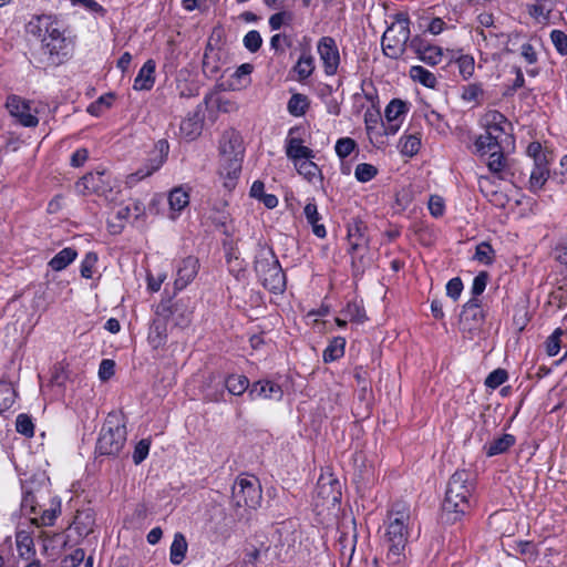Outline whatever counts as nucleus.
<instances>
[{
  "label": "nucleus",
  "instance_id": "obj_1",
  "mask_svg": "<svg viewBox=\"0 0 567 567\" xmlns=\"http://www.w3.org/2000/svg\"><path fill=\"white\" fill-rule=\"evenodd\" d=\"M412 528L411 507L405 502H395L384 522L383 542L388 548L386 561L400 565L405 559V548Z\"/></svg>",
  "mask_w": 567,
  "mask_h": 567
},
{
  "label": "nucleus",
  "instance_id": "obj_2",
  "mask_svg": "<svg viewBox=\"0 0 567 567\" xmlns=\"http://www.w3.org/2000/svg\"><path fill=\"white\" fill-rule=\"evenodd\" d=\"M474 475L466 470L456 471L449 480L442 503V517L447 523H455L465 515L474 501Z\"/></svg>",
  "mask_w": 567,
  "mask_h": 567
},
{
  "label": "nucleus",
  "instance_id": "obj_3",
  "mask_svg": "<svg viewBox=\"0 0 567 567\" xmlns=\"http://www.w3.org/2000/svg\"><path fill=\"white\" fill-rule=\"evenodd\" d=\"M255 271L264 288L275 295L285 291L287 284L286 275L271 248H259L255 257Z\"/></svg>",
  "mask_w": 567,
  "mask_h": 567
},
{
  "label": "nucleus",
  "instance_id": "obj_4",
  "mask_svg": "<svg viewBox=\"0 0 567 567\" xmlns=\"http://www.w3.org/2000/svg\"><path fill=\"white\" fill-rule=\"evenodd\" d=\"M410 18L408 13L399 12L393 16L392 23L386 28L381 39L382 52L385 56L398 60L406 51L411 41Z\"/></svg>",
  "mask_w": 567,
  "mask_h": 567
},
{
  "label": "nucleus",
  "instance_id": "obj_5",
  "mask_svg": "<svg viewBox=\"0 0 567 567\" xmlns=\"http://www.w3.org/2000/svg\"><path fill=\"white\" fill-rule=\"evenodd\" d=\"M126 426L117 413H110L100 431L95 451L99 455L117 456L126 443Z\"/></svg>",
  "mask_w": 567,
  "mask_h": 567
},
{
  "label": "nucleus",
  "instance_id": "obj_6",
  "mask_svg": "<svg viewBox=\"0 0 567 567\" xmlns=\"http://www.w3.org/2000/svg\"><path fill=\"white\" fill-rule=\"evenodd\" d=\"M231 499L237 507L257 508L262 499L259 481L254 476H239L233 485Z\"/></svg>",
  "mask_w": 567,
  "mask_h": 567
},
{
  "label": "nucleus",
  "instance_id": "obj_7",
  "mask_svg": "<svg viewBox=\"0 0 567 567\" xmlns=\"http://www.w3.org/2000/svg\"><path fill=\"white\" fill-rule=\"evenodd\" d=\"M482 125L493 141L499 142L505 147L514 144L512 124L501 112L487 111L482 117Z\"/></svg>",
  "mask_w": 567,
  "mask_h": 567
},
{
  "label": "nucleus",
  "instance_id": "obj_8",
  "mask_svg": "<svg viewBox=\"0 0 567 567\" xmlns=\"http://www.w3.org/2000/svg\"><path fill=\"white\" fill-rule=\"evenodd\" d=\"M155 313L167 321L172 319L176 327L185 328L192 321L193 307L189 299L182 298L175 302L168 299L157 305Z\"/></svg>",
  "mask_w": 567,
  "mask_h": 567
},
{
  "label": "nucleus",
  "instance_id": "obj_9",
  "mask_svg": "<svg viewBox=\"0 0 567 567\" xmlns=\"http://www.w3.org/2000/svg\"><path fill=\"white\" fill-rule=\"evenodd\" d=\"M341 497L342 492L340 481L330 472L321 473L315 489L317 506L334 507L340 503Z\"/></svg>",
  "mask_w": 567,
  "mask_h": 567
},
{
  "label": "nucleus",
  "instance_id": "obj_10",
  "mask_svg": "<svg viewBox=\"0 0 567 567\" xmlns=\"http://www.w3.org/2000/svg\"><path fill=\"white\" fill-rule=\"evenodd\" d=\"M485 316L477 298H471L464 306L460 316V329L470 339H473L482 329Z\"/></svg>",
  "mask_w": 567,
  "mask_h": 567
},
{
  "label": "nucleus",
  "instance_id": "obj_11",
  "mask_svg": "<svg viewBox=\"0 0 567 567\" xmlns=\"http://www.w3.org/2000/svg\"><path fill=\"white\" fill-rule=\"evenodd\" d=\"M317 53L322 64L323 73L333 76L338 73L341 58L339 47L332 37H321L317 42Z\"/></svg>",
  "mask_w": 567,
  "mask_h": 567
},
{
  "label": "nucleus",
  "instance_id": "obj_12",
  "mask_svg": "<svg viewBox=\"0 0 567 567\" xmlns=\"http://www.w3.org/2000/svg\"><path fill=\"white\" fill-rule=\"evenodd\" d=\"M28 33L42 40L55 39L64 35L62 23L53 16L34 17L27 25Z\"/></svg>",
  "mask_w": 567,
  "mask_h": 567
},
{
  "label": "nucleus",
  "instance_id": "obj_13",
  "mask_svg": "<svg viewBox=\"0 0 567 567\" xmlns=\"http://www.w3.org/2000/svg\"><path fill=\"white\" fill-rule=\"evenodd\" d=\"M505 150L502 148L488 155L486 165L488 171L498 179L514 183L517 167L515 162L505 155Z\"/></svg>",
  "mask_w": 567,
  "mask_h": 567
},
{
  "label": "nucleus",
  "instance_id": "obj_14",
  "mask_svg": "<svg viewBox=\"0 0 567 567\" xmlns=\"http://www.w3.org/2000/svg\"><path fill=\"white\" fill-rule=\"evenodd\" d=\"M79 193L106 196L112 190L111 175L106 172H92L84 175L75 185Z\"/></svg>",
  "mask_w": 567,
  "mask_h": 567
},
{
  "label": "nucleus",
  "instance_id": "obj_15",
  "mask_svg": "<svg viewBox=\"0 0 567 567\" xmlns=\"http://www.w3.org/2000/svg\"><path fill=\"white\" fill-rule=\"evenodd\" d=\"M6 107L9 113L24 127H34L39 123L37 111L32 109L29 101L18 95H10L7 99Z\"/></svg>",
  "mask_w": 567,
  "mask_h": 567
},
{
  "label": "nucleus",
  "instance_id": "obj_16",
  "mask_svg": "<svg viewBox=\"0 0 567 567\" xmlns=\"http://www.w3.org/2000/svg\"><path fill=\"white\" fill-rule=\"evenodd\" d=\"M410 49L415 53L416 58L430 66L440 64L443 60V49L422 38L415 35L410 41Z\"/></svg>",
  "mask_w": 567,
  "mask_h": 567
},
{
  "label": "nucleus",
  "instance_id": "obj_17",
  "mask_svg": "<svg viewBox=\"0 0 567 567\" xmlns=\"http://www.w3.org/2000/svg\"><path fill=\"white\" fill-rule=\"evenodd\" d=\"M244 156L219 157L218 176L227 190H233L241 173Z\"/></svg>",
  "mask_w": 567,
  "mask_h": 567
},
{
  "label": "nucleus",
  "instance_id": "obj_18",
  "mask_svg": "<svg viewBox=\"0 0 567 567\" xmlns=\"http://www.w3.org/2000/svg\"><path fill=\"white\" fill-rule=\"evenodd\" d=\"M199 261L194 256H187L176 262V278L174 281L175 290H183L197 276Z\"/></svg>",
  "mask_w": 567,
  "mask_h": 567
},
{
  "label": "nucleus",
  "instance_id": "obj_19",
  "mask_svg": "<svg viewBox=\"0 0 567 567\" xmlns=\"http://www.w3.org/2000/svg\"><path fill=\"white\" fill-rule=\"evenodd\" d=\"M219 157H233V156H245V146L241 134L234 130H226L218 145Z\"/></svg>",
  "mask_w": 567,
  "mask_h": 567
},
{
  "label": "nucleus",
  "instance_id": "obj_20",
  "mask_svg": "<svg viewBox=\"0 0 567 567\" xmlns=\"http://www.w3.org/2000/svg\"><path fill=\"white\" fill-rule=\"evenodd\" d=\"M284 391L281 386L270 380H259L251 384L248 391V398L251 401L255 400H281Z\"/></svg>",
  "mask_w": 567,
  "mask_h": 567
},
{
  "label": "nucleus",
  "instance_id": "obj_21",
  "mask_svg": "<svg viewBox=\"0 0 567 567\" xmlns=\"http://www.w3.org/2000/svg\"><path fill=\"white\" fill-rule=\"evenodd\" d=\"M41 50L52 64H59L69 55V41L65 35L42 40Z\"/></svg>",
  "mask_w": 567,
  "mask_h": 567
},
{
  "label": "nucleus",
  "instance_id": "obj_22",
  "mask_svg": "<svg viewBox=\"0 0 567 567\" xmlns=\"http://www.w3.org/2000/svg\"><path fill=\"white\" fill-rule=\"evenodd\" d=\"M156 63L153 59H148L138 70L134 79L133 89L135 91H150L155 84Z\"/></svg>",
  "mask_w": 567,
  "mask_h": 567
},
{
  "label": "nucleus",
  "instance_id": "obj_23",
  "mask_svg": "<svg viewBox=\"0 0 567 567\" xmlns=\"http://www.w3.org/2000/svg\"><path fill=\"white\" fill-rule=\"evenodd\" d=\"M155 152L157 153L155 157L151 159V167L146 171L140 169L133 176H136L137 179H143L154 172L159 169L163 164L166 162L168 153H169V144L166 140H158L155 143Z\"/></svg>",
  "mask_w": 567,
  "mask_h": 567
},
{
  "label": "nucleus",
  "instance_id": "obj_24",
  "mask_svg": "<svg viewBox=\"0 0 567 567\" xmlns=\"http://www.w3.org/2000/svg\"><path fill=\"white\" fill-rule=\"evenodd\" d=\"M549 177V168L547 158L538 159V163H533V169L530 172L528 188L533 193H538L543 189Z\"/></svg>",
  "mask_w": 567,
  "mask_h": 567
},
{
  "label": "nucleus",
  "instance_id": "obj_25",
  "mask_svg": "<svg viewBox=\"0 0 567 567\" xmlns=\"http://www.w3.org/2000/svg\"><path fill=\"white\" fill-rule=\"evenodd\" d=\"M316 69L315 58L309 50H303L298 58L296 64L292 66V72L299 82L309 79Z\"/></svg>",
  "mask_w": 567,
  "mask_h": 567
},
{
  "label": "nucleus",
  "instance_id": "obj_26",
  "mask_svg": "<svg viewBox=\"0 0 567 567\" xmlns=\"http://www.w3.org/2000/svg\"><path fill=\"white\" fill-rule=\"evenodd\" d=\"M286 155L295 165L305 159L313 158V151L302 145V141L298 137L288 138L286 142Z\"/></svg>",
  "mask_w": 567,
  "mask_h": 567
},
{
  "label": "nucleus",
  "instance_id": "obj_27",
  "mask_svg": "<svg viewBox=\"0 0 567 567\" xmlns=\"http://www.w3.org/2000/svg\"><path fill=\"white\" fill-rule=\"evenodd\" d=\"M169 209L172 212L171 218L175 219L179 216L181 212L189 204V193L184 186L173 188L168 195Z\"/></svg>",
  "mask_w": 567,
  "mask_h": 567
},
{
  "label": "nucleus",
  "instance_id": "obj_28",
  "mask_svg": "<svg viewBox=\"0 0 567 567\" xmlns=\"http://www.w3.org/2000/svg\"><path fill=\"white\" fill-rule=\"evenodd\" d=\"M303 214L307 219V223L311 226L312 233L318 238H324L327 236V230L323 224H320L321 215L318 212V206L316 204L315 198L309 199L303 208Z\"/></svg>",
  "mask_w": 567,
  "mask_h": 567
},
{
  "label": "nucleus",
  "instance_id": "obj_29",
  "mask_svg": "<svg viewBox=\"0 0 567 567\" xmlns=\"http://www.w3.org/2000/svg\"><path fill=\"white\" fill-rule=\"evenodd\" d=\"M94 524L95 514L93 509L85 508L76 512L72 526L79 536L85 537L93 532Z\"/></svg>",
  "mask_w": 567,
  "mask_h": 567
},
{
  "label": "nucleus",
  "instance_id": "obj_30",
  "mask_svg": "<svg viewBox=\"0 0 567 567\" xmlns=\"http://www.w3.org/2000/svg\"><path fill=\"white\" fill-rule=\"evenodd\" d=\"M516 443L513 434L505 433L483 446L486 456L492 457L507 452Z\"/></svg>",
  "mask_w": 567,
  "mask_h": 567
},
{
  "label": "nucleus",
  "instance_id": "obj_31",
  "mask_svg": "<svg viewBox=\"0 0 567 567\" xmlns=\"http://www.w3.org/2000/svg\"><path fill=\"white\" fill-rule=\"evenodd\" d=\"M16 545L20 558L30 560L35 557L37 550L30 532L18 530L16 533Z\"/></svg>",
  "mask_w": 567,
  "mask_h": 567
},
{
  "label": "nucleus",
  "instance_id": "obj_32",
  "mask_svg": "<svg viewBox=\"0 0 567 567\" xmlns=\"http://www.w3.org/2000/svg\"><path fill=\"white\" fill-rule=\"evenodd\" d=\"M409 76L413 82L429 89H435L439 84L435 74L422 65H412L409 70Z\"/></svg>",
  "mask_w": 567,
  "mask_h": 567
},
{
  "label": "nucleus",
  "instance_id": "obj_33",
  "mask_svg": "<svg viewBox=\"0 0 567 567\" xmlns=\"http://www.w3.org/2000/svg\"><path fill=\"white\" fill-rule=\"evenodd\" d=\"M502 148H506L497 141H493L492 137L485 132L478 135L474 141V153L480 157L491 155Z\"/></svg>",
  "mask_w": 567,
  "mask_h": 567
},
{
  "label": "nucleus",
  "instance_id": "obj_34",
  "mask_svg": "<svg viewBox=\"0 0 567 567\" xmlns=\"http://www.w3.org/2000/svg\"><path fill=\"white\" fill-rule=\"evenodd\" d=\"M78 257V251L73 247H65L60 250L49 262L48 266L53 271H62L71 265Z\"/></svg>",
  "mask_w": 567,
  "mask_h": 567
},
{
  "label": "nucleus",
  "instance_id": "obj_35",
  "mask_svg": "<svg viewBox=\"0 0 567 567\" xmlns=\"http://www.w3.org/2000/svg\"><path fill=\"white\" fill-rule=\"evenodd\" d=\"M188 544L182 533H175L169 548V560L173 565H179L186 557Z\"/></svg>",
  "mask_w": 567,
  "mask_h": 567
},
{
  "label": "nucleus",
  "instance_id": "obj_36",
  "mask_svg": "<svg viewBox=\"0 0 567 567\" xmlns=\"http://www.w3.org/2000/svg\"><path fill=\"white\" fill-rule=\"evenodd\" d=\"M202 128L203 123L198 114L188 115L182 121L179 126L181 134L189 141L197 138L202 133Z\"/></svg>",
  "mask_w": 567,
  "mask_h": 567
},
{
  "label": "nucleus",
  "instance_id": "obj_37",
  "mask_svg": "<svg viewBox=\"0 0 567 567\" xmlns=\"http://www.w3.org/2000/svg\"><path fill=\"white\" fill-rule=\"evenodd\" d=\"M166 324L167 320L161 317L153 320L147 337L148 342L152 344L153 348H158L165 343L167 338Z\"/></svg>",
  "mask_w": 567,
  "mask_h": 567
},
{
  "label": "nucleus",
  "instance_id": "obj_38",
  "mask_svg": "<svg viewBox=\"0 0 567 567\" xmlns=\"http://www.w3.org/2000/svg\"><path fill=\"white\" fill-rule=\"evenodd\" d=\"M421 133L403 134L399 142V148L402 155L412 157L417 154L421 147Z\"/></svg>",
  "mask_w": 567,
  "mask_h": 567
},
{
  "label": "nucleus",
  "instance_id": "obj_39",
  "mask_svg": "<svg viewBox=\"0 0 567 567\" xmlns=\"http://www.w3.org/2000/svg\"><path fill=\"white\" fill-rule=\"evenodd\" d=\"M250 383L247 377L243 374H230L225 379V388L233 395H241L249 391Z\"/></svg>",
  "mask_w": 567,
  "mask_h": 567
},
{
  "label": "nucleus",
  "instance_id": "obj_40",
  "mask_svg": "<svg viewBox=\"0 0 567 567\" xmlns=\"http://www.w3.org/2000/svg\"><path fill=\"white\" fill-rule=\"evenodd\" d=\"M346 349V339L343 337L333 338L323 350L322 359L326 363L333 362L343 357Z\"/></svg>",
  "mask_w": 567,
  "mask_h": 567
},
{
  "label": "nucleus",
  "instance_id": "obj_41",
  "mask_svg": "<svg viewBox=\"0 0 567 567\" xmlns=\"http://www.w3.org/2000/svg\"><path fill=\"white\" fill-rule=\"evenodd\" d=\"M461 99L466 103L481 105L484 97V89L482 83L474 82L462 86Z\"/></svg>",
  "mask_w": 567,
  "mask_h": 567
},
{
  "label": "nucleus",
  "instance_id": "obj_42",
  "mask_svg": "<svg viewBox=\"0 0 567 567\" xmlns=\"http://www.w3.org/2000/svg\"><path fill=\"white\" fill-rule=\"evenodd\" d=\"M458 70L460 76L467 81L470 80L475 72V60L471 54H460L452 61Z\"/></svg>",
  "mask_w": 567,
  "mask_h": 567
},
{
  "label": "nucleus",
  "instance_id": "obj_43",
  "mask_svg": "<svg viewBox=\"0 0 567 567\" xmlns=\"http://www.w3.org/2000/svg\"><path fill=\"white\" fill-rule=\"evenodd\" d=\"M309 107V99L301 93H295L288 101L287 110L295 117L303 116Z\"/></svg>",
  "mask_w": 567,
  "mask_h": 567
},
{
  "label": "nucleus",
  "instance_id": "obj_44",
  "mask_svg": "<svg viewBox=\"0 0 567 567\" xmlns=\"http://www.w3.org/2000/svg\"><path fill=\"white\" fill-rule=\"evenodd\" d=\"M365 226L361 220H353L348 226V238L353 249L359 248L365 243L364 238Z\"/></svg>",
  "mask_w": 567,
  "mask_h": 567
},
{
  "label": "nucleus",
  "instance_id": "obj_45",
  "mask_svg": "<svg viewBox=\"0 0 567 567\" xmlns=\"http://www.w3.org/2000/svg\"><path fill=\"white\" fill-rule=\"evenodd\" d=\"M408 113L406 104L401 100H392L385 107L384 118L385 121H402Z\"/></svg>",
  "mask_w": 567,
  "mask_h": 567
},
{
  "label": "nucleus",
  "instance_id": "obj_46",
  "mask_svg": "<svg viewBox=\"0 0 567 567\" xmlns=\"http://www.w3.org/2000/svg\"><path fill=\"white\" fill-rule=\"evenodd\" d=\"M134 214L135 218H137L142 214V208L138 204L134 203L132 205L121 206L115 213L114 217L120 221L117 225L110 223V227H123V221L130 219V217Z\"/></svg>",
  "mask_w": 567,
  "mask_h": 567
},
{
  "label": "nucleus",
  "instance_id": "obj_47",
  "mask_svg": "<svg viewBox=\"0 0 567 567\" xmlns=\"http://www.w3.org/2000/svg\"><path fill=\"white\" fill-rule=\"evenodd\" d=\"M341 315L357 323H363L367 319L363 307L358 301H349L342 309Z\"/></svg>",
  "mask_w": 567,
  "mask_h": 567
},
{
  "label": "nucleus",
  "instance_id": "obj_48",
  "mask_svg": "<svg viewBox=\"0 0 567 567\" xmlns=\"http://www.w3.org/2000/svg\"><path fill=\"white\" fill-rule=\"evenodd\" d=\"M254 70L252 64L244 63L239 65L233 74V89H240L250 83V74Z\"/></svg>",
  "mask_w": 567,
  "mask_h": 567
},
{
  "label": "nucleus",
  "instance_id": "obj_49",
  "mask_svg": "<svg viewBox=\"0 0 567 567\" xmlns=\"http://www.w3.org/2000/svg\"><path fill=\"white\" fill-rule=\"evenodd\" d=\"M16 390L12 384L0 382V414L8 411L16 401Z\"/></svg>",
  "mask_w": 567,
  "mask_h": 567
},
{
  "label": "nucleus",
  "instance_id": "obj_50",
  "mask_svg": "<svg viewBox=\"0 0 567 567\" xmlns=\"http://www.w3.org/2000/svg\"><path fill=\"white\" fill-rule=\"evenodd\" d=\"M476 34L481 37L482 41L485 42V47H492V48H498L501 43H503L501 40L504 39L506 35L498 31V29H476Z\"/></svg>",
  "mask_w": 567,
  "mask_h": 567
},
{
  "label": "nucleus",
  "instance_id": "obj_51",
  "mask_svg": "<svg viewBox=\"0 0 567 567\" xmlns=\"http://www.w3.org/2000/svg\"><path fill=\"white\" fill-rule=\"evenodd\" d=\"M495 251L489 243L482 241L476 246L474 259L483 265H492Z\"/></svg>",
  "mask_w": 567,
  "mask_h": 567
},
{
  "label": "nucleus",
  "instance_id": "obj_52",
  "mask_svg": "<svg viewBox=\"0 0 567 567\" xmlns=\"http://www.w3.org/2000/svg\"><path fill=\"white\" fill-rule=\"evenodd\" d=\"M378 175V168L369 163H360L354 169V177L360 183H368Z\"/></svg>",
  "mask_w": 567,
  "mask_h": 567
},
{
  "label": "nucleus",
  "instance_id": "obj_53",
  "mask_svg": "<svg viewBox=\"0 0 567 567\" xmlns=\"http://www.w3.org/2000/svg\"><path fill=\"white\" fill-rule=\"evenodd\" d=\"M357 142L351 137H341L336 142L334 151L340 159L347 158L355 148Z\"/></svg>",
  "mask_w": 567,
  "mask_h": 567
},
{
  "label": "nucleus",
  "instance_id": "obj_54",
  "mask_svg": "<svg viewBox=\"0 0 567 567\" xmlns=\"http://www.w3.org/2000/svg\"><path fill=\"white\" fill-rule=\"evenodd\" d=\"M61 514V503L52 501L49 508L44 509L40 516V524L42 526H52L55 519Z\"/></svg>",
  "mask_w": 567,
  "mask_h": 567
},
{
  "label": "nucleus",
  "instance_id": "obj_55",
  "mask_svg": "<svg viewBox=\"0 0 567 567\" xmlns=\"http://www.w3.org/2000/svg\"><path fill=\"white\" fill-rule=\"evenodd\" d=\"M96 262L97 255L93 251L86 252L80 265L81 276L85 279H91L93 277Z\"/></svg>",
  "mask_w": 567,
  "mask_h": 567
},
{
  "label": "nucleus",
  "instance_id": "obj_56",
  "mask_svg": "<svg viewBox=\"0 0 567 567\" xmlns=\"http://www.w3.org/2000/svg\"><path fill=\"white\" fill-rule=\"evenodd\" d=\"M565 334L561 328H557L546 340V353L549 357H555L560 351V339Z\"/></svg>",
  "mask_w": 567,
  "mask_h": 567
},
{
  "label": "nucleus",
  "instance_id": "obj_57",
  "mask_svg": "<svg viewBox=\"0 0 567 567\" xmlns=\"http://www.w3.org/2000/svg\"><path fill=\"white\" fill-rule=\"evenodd\" d=\"M293 20V13L290 11L281 10L272 14L269 20V28L271 31L279 30L284 24H290Z\"/></svg>",
  "mask_w": 567,
  "mask_h": 567
},
{
  "label": "nucleus",
  "instance_id": "obj_58",
  "mask_svg": "<svg viewBox=\"0 0 567 567\" xmlns=\"http://www.w3.org/2000/svg\"><path fill=\"white\" fill-rule=\"evenodd\" d=\"M16 430L25 437H32L34 435V425L31 417L24 413L19 414L16 421Z\"/></svg>",
  "mask_w": 567,
  "mask_h": 567
},
{
  "label": "nucleus",
  "instance_id": "obj_59",
  "mask_svg": "<svg viewBox=\"0 0 567 567\" xmlns=\"http://www.w3.org/2000/svg\"><path fill=\"white\" fill-rule=\"evenodd\" d=\"M508 379V373L504 369H496L492 371L487 378L485 379V386L492 390L497 389L503 383H505Z\"/></svg>",
  "mask_w": 567,
  "mask_h": 567
},
{
  "label": "nucleus",
  "instance_id": "obj_60",
  "mask_svg": "<svg viewBox=\"0 0 567 567\" xmlns=\"http://www.w3.org/2000/svg\"><path fill=\"white\" fill-rule=\"evenodd\" d=\"M243 42L248 51L255 53L260 49L262 44V38L257 30H250L244 37Z\"/></svg>",
  "mask_w": 567,
  "mask_h": 567
},
{
  "label": "nucleus",
  "instance_id": "obj_61",
  "mask_svg": "<svg viewBox=\"0 0 567 567\" xmlns=\"http://www.w3.org/2000/svg\"><path fill=\"white\" fill-rule=\"evenodd\" d=\"M551 42L561 55L567 54V34L560 30H553L550 32Z\"/></svg>",
  "mask_w": 567,
  "mask_h": 567
},
{
  "label": "nucleus",
  "instance_id": "obj_62",
  "mask_svg": "<svg viewBox=\"0 0 567 567\" xmlns=\"http://www.w3.org/2000/svg\"><path fill=\"white\" fill-rule=\"evenodd\" d=\"M298 173L311 181L319 172L317 164L311 159H305L296 164Z\"/></svg>",
  "mask_w": 567,
  "mask_h": 567
},
{
  "label": "nucleus",
  "instance_id": "obj_63",
  "mask_svg": "<svg viewBox=\"0 0 567 567\" xmlns=\"http://www.w3.org/2000/svg\"><path fill=\"white\" fill-rule=\"evenodd\" d=\"M151 447V441L150 440H141L134 449L133 452V462L138 465L141 464L148 455Z\"/></svg>",
  "mask_w": 567,
  "mask_h": 567
},
{
  "label": "nucleus",
  "instance_id": "obj_64",
  "mask_svg": "<svg viewBox=\"0 0 567 567\" xmlns=\"http://www.w3.org/2000/svg\"><path fill=\"white\" fill-rule=\"evenodd\" d=\"M429 210L433 217H442L445 213L444 199L439 195H431L429 199Z\"/></svg>",
  "mask_w": 567,
  "mask_h": 567
}]
</instances>
